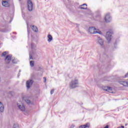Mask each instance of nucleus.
<instances>
[{
	"instance_id": "nucleus-1",
	"label": "nucleus",
	"mask_w": 128,
	"mask_h": 128,
	"mask_svg": "<svg viewBox=\"0 0 128 128\" xmlns=\"http://www.w3.org/2000/svg\"><path fill=\"white\" fill-rule=\"evenodd\" d=\"M17 106L21 112H26V106L24 104V101L19 100L17 102Z\"/></svg>"
},
{
	"instance_id": "nucleus-2",
	"label": "nucleus",
	"mask_w": 128,
	"mask_h": 128,
	"mask_svg": "<svg viewBox=\"0 0 128 128\" xmlns=\"http://www.w3.org/2000/svg\"><path fill=\"white\" fill-rule=\"evenodd\" d=\"M78 86V80H74L71 81L70 84V88H76Z\"/></svg>"
},
{
	"instance_id": "nucleus-3",
	"label": "nucleus",
	"mask_w": 128,
	"mask_h": 128,
	"mask_svg": "<svg viewBox=\"0 0 128 128\" xmlns=\"http://www.w3.org/2000/svg\"><path fill=\"white\" fill-rule=\"evenodd\" d=\"M88 32L90 33V34H102V32L98 30L96 28L94 27H90L89 28L88 30Z\"/></svg>"
},
{
	"instance_id": "nucleus-4",
	"label": "nucleus",
	"mask_w": 128,
	"mask_h": 128,
	"mask_svg": "<svg viewBox=\"0 0 128 128\" xmlns=\"http://www.w3.org/2000/svg\"><path fill=\"white\" fill-rule=\"evenodd\" d=\"M28 8L29 12L32 11L34 8V4H32V2L30 0H28Z\"/></svg>"
},
{
	"instance_id": "nucleus-5",
	"label": "nucleus",
	"mask_w": 128,
	"mask_h": 128,
	"mask_svg": "<svg viewBox=\"0 0 128 128\" xmlns=\"http://www.w3.org/2000/svg\"><path fill=\"white\" fill-rule=\"evenodd\" d=\"M2 6L4 8H9L10 6V3L8 2V0H2Z\"/></svg>"
},
{
	"instance_id": "nucleus-6",
	"label": "nucleus",
	"mask_w": 128,
	"mask_h": 128,
	"mask_svg": "<svg viewBox=\"0 0 128 128\" xmlns=\"http://www.w3.org/2000/svg\"><path fill=\"white\" fill-rule=\"evenodd\" d=\"M32 82H34V81L32 80H28L26 82V86L28 90L32 87Z\"/></svg>"
},
{
	"instance_id": "nucleus-7",
	"label": "nucleus",
	"mask_w": 128,
	"mask_h": 128,
	"mask_svg": "<svg viewBox=\"0 0 128 128\" xmlns=\"http://www.w3.org/2000/svg\"><path fill=\"white\" fill-rule=\"evenodd\" d=\"M106 38L107 40H108V42H110V40H112V33H110V32H107Z\"/></svg>"
},
{
	"instance_id": "nucleus-8",
	"label": "nucleus",
	"mask_w": 128,
	"mask_h": 128,
	"mask_svg": "<svg viewBox=\"0 0 128 128\" xmlns=\"http://www.w3.org/2000/svg\"><path fill=\"white\" fill-rule=\"evenodd\" d=\"M104 20L106 22H110L112 20V18L110 16L109 14H107L106 15Z\"/></svg>"
},
{
	"instance_id": "nucleus-9",
	"label": "nucleus",
	"mask_w": 128,
	"mask_h": 128,
	"mask_svg": "<svg viewBox=\"0 0 128 128\" xmlns=\"http://www.w3.org/2000/svg\"><path fill=\"white\" fill-rule=\"evenodd\" d=\"M102 90H105L106 92H112V89L110 87H108L106 86H104L102 88Z\"/></svg>"
},
{
	"instance_id": "nucleus-10",
	"label": "nucleus",
	"mask_w": 128,
	"mask_h": 128,
	"mask_svg": "<svg viewBox=\"0 0 128 128\" xmlns=\"http://www.w3.org/2000/svg\"><path fill=\"white\" fill-rule=\"evenodd\" d=\"M98 44H100V46L102 48L104 46V40L102 38H98Z\"/></svg>"
},
{
	"instance_id": "nucleus-11",
	"label": "nucleus",
	"mask_w": 128,
	"mask_h": 128,
	"mask_svg": "<svg viewBox=\"0 0 128 128\" xmlns=\"http://www.w3.org/2000/svg\"><path fill=\"white\" fill-rule=\"evenodd\" d=\"M120 84L123 86H128V82L126 81L122 80L119 82Z\"/></svg>"
},
{
	"instance_id": "nucleus-12",
	"label": "nucleus",
	"mask_w": 128,
	"mask_h": 128,
	"mask_svg": "<svg viewBox=\"0 0 128 128\" xmlns=\"http://www.w3.org/2000/svg\"><path fill=\"white\" fill-rule=\"evenodd\" d=\"M4 106L2 102H0V112H4Z\"/></svg>"
},
{
	"instance_id": "nucleus-13",
	"label": "nucleus",
	"mask_w": 128,
	"mask_h": 128,
	"mask_svg": "<svg viewBox=\"0 0 128 128\" xmlns=\"http://www.w3.org/2000/svg\"><path fill=\"white\" fill-rule=\"evenodd\" d=\"M30 28L32 30L35 32H38V28H36V26H31Z\"/></svg>"
},
{
	"instance_id": "nucleus-14",
	"label": "nucleus",
	"mask_w": 128,
	"mask_h": 128,
	"mask_svg": "<svg viewBox=\"0 0 128 128\" xmlns=\"http://www.w3.org/2000/svg\"><path fill=\"white\" fill-rule=\"evenodd\" d=\"M11 60H12V57L10 56H6V57L5 58V60L7 64H8Z\"/></svg>"
},
{
	"instance_id": "nucleus-15",
	"label": "nucleus",
	"mask_w": 128,
	"mask_h": 128,
	"mask_svg": "<svg viewBox=\"0 0 128 128\" xmlns=\"http://www.w3.org/2000/svg\"><path fill=\"white\" fill-rule=\"evenodd\" d=\"M80 8L81 10H86L88 8L87 5L86 4L80 5Z\"/></svg>"
},
{
	"instance_id": "nucleus-16",
	"label": "nucleus",
	"mask_w": 128,
	"mask_h": 128,
	"mask_svg": "<svg viewBox=\"0 0 128 128\" xmlns=\"http://www.w3.org/2000/svg\"><path fill=\"white\" fill-rule=\"evenodd\" d=\"M90 128V124H87L85 125H82L80 126L79 128Z\"/></svg>"
},
{
	"instance_id": "nucleus-17",
	"label": "nucleus",
	"mask_w": 128,
	"mask_h": 128,
	"mask_svg": "<svg viewBox=\"0 0 128 128\" xmlns=\"http://www.w3.org/2000/svg\"><path fill=\"white\" fill-rule=\"evenodd\" d=\"M13 128H20V126L17 123H14L13 124Z\"/></svg>"
},
{
	"instance_id": "nucleus-18",
	"label": "nucleus",
	"mask_w": 128,
	"mask_h": 128,
	"mask_svg": "<svg viewBox=\"0 0 128 128\" xmlns=\"http://www.w3.org/2000/svg\"><path fill=\"white\" fill-rule=\"evenodd\" d=\"M52 40V36L50 34L48 35V42H49Z\"/></svg>"
},
{
	"instance_id": "nucleus-19",
	"label": "nucleus",
	"mask_w": 128,
	"mask_h": 128,
	"mask_svg": "<svg viewBox=\"0 0 128 128\" xmlns=\"http://www.w3.org/2000/svg\"><path fill=\"white\" fill-rule=\"evenodd\" d=\"M30 66H34V61H30Z\"/></svg>"
},
{
	"instance_id": "nucleus-20",
	"label": "nucleus",
	"mask_w": 128,
	"mask_h": 128,
	"mask_svg": "<svg viewBox=\"0 0 128 128\" xmlns=\"http://www.w3.org/2000/svg\"><path fill=\"white\" fill-rule=\"evenodd\" d=\"M26 102V104H32V102H30V100H25Z\"/></svg>"
},
{
	"instance_id": "nucleus-21",
	"label": "nucleus",
	"mask_w": 128,
	"mask_h": 128,
	"mask_svg": "<svg viewBox=\"0 0 128 128\" xmlns=\"http://www.w3.org/2000/svg\"><path fill=\"white\" fill-rule=\"evenodd\" d=\"M8 54V52H3L2 54V56H6V54Z\"/></svg>"
},
{
	"instance_id": "nucleus-22",
	"label": "nucleus",
	"mask_w": 128,
	"mask_h": 128,
	"mask_svg": "<svg viewBox=\"0 0 128 128\" xmlns=\"http://www.w3.org/2000/svg\"><path fill=\"white\" fill-rule=\"evenodd\" d=\"M16 59H14L13 60H12V63L13 64H16Z\"/></svg>"
},
{
	"instance_id": "nucleus-23",
	"label": "nucleus",
	"mask_w": 128,
	"mask_h": 128,
	"mask_svg": "<svg viewBox=\"0 0 128 128\" xmlns=\"http://www.w3.org/2000/svg\"><path fill=\"white\" fill-rule=\"evenodd\" d=\"M54 90L52 89L50 91V94H54Z\"/></svg>"
},
{
	"instance_id": "nucleus-24",
	"label": "nucleus",
	"mask_w": 128,
	"mask_h": 128,
	"mask_svg": "<svg viewBox=\"0 0 128 128\" xmlns=\"http://www.w3.org/2000/svg\"><path fill=\"white\" fill-rule=\"evenodd\" d=\"M44 82H46V78L45 77L44 78Z\"/></svg>"
},
{
	"instance_id": "nucleus-25",
	"label": "nucleus",
	"mask_w": 128,
	"mask_h": 128,
	"mask_svg": "<svg viewBox=\"0 0 128 128\" xmlns=\"http://www.w3.org/2000/svg\"><path fill=\"white\" fill-rule=\"evenodd\" d=\"M128 72L125 75V78H126V76H128Z\"/></svg>"
},
{
	"instance_id": "nucleus-26",
	"label": "nucleus",
	"mask_w": 128,
	"mask_h": 128,
	"mask_svg": "<svg viewBox=\"0 0 128 128\" xmlns=\"http://www.w3.org/2000/svg\"><path fill=\"white\" fill-rule=\"evenodd\" d=\"M22 100H24V97H23V98H22Z\"/></svg>"
},
{
	"instance_id": "nucleus-27",
	"label": "nucleus",
	"mask_w": 128,
	"mask_h": 128,
	"mask_svg": "<svg viewBox=\"0 0 128 128\" xmlns=\"http://www.w3.org/2000/svg\"><path fill=\"white\" fill-rule=\"evenodd\" d=\"M36 46H34V49H36Z\"/></svg>"
},
{
	"instance_id": "nucleus-28",
	"label": "nucleus",
	"mask_w": 128,
	"mask_h": 128,
	"mask_svg": "<svg viewBox=\"0 0 128 128\" xmlns=\"http://www.w3.org/2000/svg\"><path fill=\"white\" fill-rule=\"evenodd\" d=\"M32 50H34V46H32Z\"/></svg>"
},
{
	"instance_id": "nucleus-29",
	"label": "nucleus",
	"mask_w": 128,
	"mask_h": 128,
	"mask_svg": "<svg viewBox=\"0 0 128 128\" xmlns=\"http://www.w3.org/2000/svg\"><path fill=\"white\" fill-rule=\"evenodd\" d=\"M77 28H78V24L77 25Z\"/></svg>"
},
{
	"instance_id": "nucleus-30",
	"label": "nucleus",
	"mask_w": 128,
	"mask_h": 128,
	"mask_svg": "<svg viewBox=\"0 0 128 128\" xmlns=\"http://www.w3.org/2000/svg\"><path fill=\"white\" fill-rule=\"evenodd\" d=\"M31 58H32V56H30V59H31Z\"/></svg>"
},
{
	"instance_id": "nucleus-31",
	"label": "nucleus",
	"mask_w": 128,
	"mask_h": 128,
	"mask_svg": "<svg viewBox=\"0 0 128 128\" xmlns=\"http://www.w3.org/2000/svg\"><path fill=\"white\" fill-rule=\"evenodd\" d=\"M20 1V0H19Z\"/></svg>"
}]
</instances>
